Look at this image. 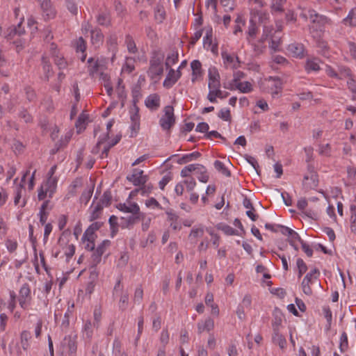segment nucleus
Wrapping results in <instances>:
<instances>
[{
	"mask_svg": "<svg viewBox=\"0 0 356 356\" xmlns=\"http://www.w3.org/2000/svg\"><path fill=\"white\" fill-rule=\"evenodd\" d=\"M254 1L255 7L253 8V16L250 20V26L248 30V35L250 37H254L257 33L256 23L259 22L264 24V31L266 29V13L262 11L261 8L264 6L262 0H253Z\"/></svg>",
	"mask_w": 356,
	"mask_h": 356,
	"instance_id": "nucleus-1",
	"label": "nucleus"
},
{
	"mask_svg": "<svg viewBox=\"0 0 356 356\" xmlns=\"http://www.w3.org/2000/svg\"><path fill=\"white\" fill-rule=\"evenodd\" d=\"M285 3L286 0H272L270 12L272 15L276 17V19L282 20L283 17L284 16L287 21H294L296 17L293 13L288 12L284 13L283 6Z\"/></svg>",
	"mask_w": 356,
	"mask_h": 356,
	"instance_id": "nucleus-2",
	"label": "nucleus"
},
{
	"mask_svg": "<svg viewBox=\"0 0 356 356\" xmlns=\"http://www.w3.org/2000/svg\"><path fill=\"white\" fill-rule=\"evenodd\" d=\"M220 74L216 68H210L209 70V90H216V95L218 98L223 99L221 96V90H220Z\"/></svg>",
	"mask_w": 356,
	"mask_h": 356,
	"instance_id": "nucleus-3",
	"label": "nucleus"
},
{
	"mask_svg": "<svg viewBox=\"0 0 356 356\" xmlns=\"http://www.w3.org/2000/svg\"><path fill=\"white\" fill-rule=\"evenodd\" d=\"M175 118L172 106H167L164 108V115L161 118L159 124L163 129L169 130L175 124Z\"/></svg>",
	"mask_w": 356,
	"mask_h": 356,
	"instance_id": "nucleus-4",
	"label": "nucleus"
},
{
	"mask_svg": "<svg viewBox=\"0 0 356 356\" xmlns=\"http://www.w3.org/2000/svg\"><path fill=\"white\" fill-rule=\"evenodd\" d=\"M275 24L277 30L273 35H271L270 48L274 51H277L281 49L282 43V29L283 27V22L282 19H275Z\"/></svg>",
	"mask_w": 356,
	"mask_h": 356,
	"instance_id": "nucleus-5",
	"label": "nucleus"
},
{
	"mask_svg": "<svg viewBox=\"0 0 356 356\" xmlns=\"http://www.w3.org/2000/svg\"><path fill=\"white\" fill-rule=\"evenodd\" d=\"M63 351L68 354L69 356H75L77 345L74 337L71 336L65 337L61 342Z\"/></svg>",
	"mask_w": 356,
	"mask_h": 356,
	"instance_id": "nucleus-6",
	"label": "nucleus"
},
{
	"mask_svg": "<svg viewBox=\"0 0 356 356\" xmlns=\"http://www.w3.org/2000/svg\"><path fill=\"white\" fill-rule=\"evenodd\" d=\"M163 71V58L160 56L154 57L150 61L149 74L152 78H154L162 74Z\"/></svg>",
	"mask_w": 356,
	"mask_h": 356,
	"instance_id": "nucleus-7",
	"label": "nucleus"
},
{
	"mask_svg": "<svg viewBox=\"0 0 356 356\" xmlns=\"http://www.w3.org/2000/svg\"><path fill=\"white\" fill-rule=\"evenodd\" d=\"M137 99L136 97L133 100V106L130 110V118L131 121V128L132 131L136 133L140 129V115L139 108L136 105Z\"/></svg>",
	"mask_w": 356,
	"mask_h": 356,
	"instance_id": "nucleus-8",
	"label": "nucleus"
},
{
	"mask_svg": "<svg viewBox=\"0 0 356 356\" xmlns=\"http://www.w3.org/2000/svg\"><path fill=\"white\" fill-rule=\"evenodd\" d=\"M127 179L135 186L143 185L147 180V177L143 175V171L136 168L133 170L132 174L128 175Z\"/></svg>",
	"mask_w": 356,
	"mask_h": 356,
	"instance_id": "nucleus-9",
	"label": "nucleus"
},
{
	"mask_svg": "<svg viewBox=\"0 0 356 356\" xmlns=\"http://www.w3.org/2000/svg\"><path fill=\"white\" fill-rule=\"evenodd\" d=\"M282 82L278 77H268V88L270 87L271 95L273 98L280 97L282 92Z\"/></svg>",
	"mask_w": 356,
	"mask_h": 356,
	"instance_id": "nucleus-10",
	"label": "nucleus"
},
{
	"mask_svg": "<svg viewBox=\"0 0 356 356\" xmlns=\"http://www.w3.org/2000/svg\"><path fill=\"white\" fill-rule=\"evenodd\" d=\"M181 76V72L179 70L175 71L173 69H170L166 79L163 81V86L170 88H171Z\"/></svg>",
	"mask_w": 356,
	"mask_h": 356,
	"instance_id": "nucleus-11",
	"label": "nucleus"
},
{
	"mask_svg": "<svg viewBox=\"0 0 356 356\" xmlns=\"http://www.w3.org/2000/svg\"><path fill=\"white\" fill-rule=\"evenodd\" d=\"M141 216H143V213H131L126 216H122L121 220H122V227H128L131 225H133L140 220Z\"/></svg>",
	"mask_w": 356,
	"mask_h": 356,
	"instance_id": "nucleus-12",
	"label": "nucleus"
},
{
	"mask_svg": "<svg viewBox=\"0 0 356 356\" xmlns=\"http://www.w3.org/2000/svg\"><path fill=\"white\" fill-rule=\"evenodd\" d=\"M285 231V236H288L289 237V241L290 245L294 248L295 250H298V245L297 242H300L301 243V241H303L299 234L293 231V229L290 228L284 229Z\"/></svg>",
	"mask_w": 356,
	"mask_h": 356,
	"instance_id": "nucleus-13",
	"label": "nucleus"
},
{
	"mask_svg": "<svg viewBox=\"0 0 356 356\" xmlns=\"http://www.w3.org/2000/svg\"><path fill=\"white\" fill-rule=\"evenodd\" d=\"M299 8L302 10L300 13V16L305 19H309L312 22H315L318 17V13L312 9H307L301 2L299 5Z\"/></svg>",
	"mask_w": 356,
	"mask_h": 356,
	"instance_id": "nucleus-14",
	"label": "nucleus"
},
{
	"mask_svg": "<svg viewBox=\"0 0 356 356\" xmlns=\"http://www.w3.org/2000/svg\"><path fill=\"white\" fill-rule=\"evenodd\" d=\"M273 330H282L283 328L282 322L284 319V315L281 310L275 308L273 313Z\"/></svg>",
	"mask_w": 356,
	"mask_h": 356,
	"instance_id": "nucleus-15",
	"label": "nucleus"
},
{
	"mask_svg": "<svg viewBox=\"0 0 356 356\" xmlns=\"http://www.w3.org/2000/svg\"><path fill=\"white\" fill-rule=\"evenodd\" d=\"M272 341L274 344L278 345L280 348L286 346V341L282 333V330H273Z\"/></svg>",
	"mask_w": 356,
	"mask_h": 356,
	"instance_id": "nucleus-16",
	"label": "nucleus"
},
{
	"mask_svg": "<svg viewBox=\"0 0 356 356\" xmlns=\"http://www.w3.org/2000/svg\"><path fill=\"white\" fill-rule=\"evenodd\" d=\"M145 106L151 110H156L160 106V98L157 94L149 95L145 101Z\"/></svg>",
	"mask_w": 356,
	"mask_h": 356,
	"instance_id": "nucleus-17",
	"label": "nucleus"
},
{
	"mask_svg": "<svg viewBox=\"0 0 356 356\" xmlns=\"http://www.w3.org/2000/svg\"><path fill=\"white\" fill-rule=\"evenodd\" d=\"M289 51L296 58H302L304 56V47L300 43H292L288 47Z\"/></svg>",
	"mask_w": 356,
	"mask_h": 356,
	"instance_id": "nucleus-18",
	"label": "nucleus"
},
{
	"mask_svg": "<svg viewBox=\"0 0 356 356\" xmlns=\"http://www.w3.org/2000/svg\"><path fill=\"white\" fill-rule=\"evenodd\" d=\"M214 327L213 321L209 318L204 321H200L197 323L198 334H201L204 331L209 332Z\"/></svg>",
	"mask_w": 356,
	"mask_h": 356,
	"instance_id": "nucleus-19",
	"label": "nucleus"
},
{
	"mask_svg": "<svg viewBox=\"0 0 356 356\" xmlns=\"http://www.w3.org/2000/svg\"><path fill=\"white\" fill-rule=\"evenodd\" d=\"M192 69V81L195 82L199 76L202 75V65L201 63L195 60L191 63Z\"/></svg>",
	"mask_w": 356,
	"mask_h": 356,
	"instance_id": "nucleus-20",
	"label": "nucleus"
},
{
	"mask_svg": "<svg viewBox=\"0 0 356 356\" xmlns=\"http://www.w3.org/2000/svg\"><path fill=\"white\" fill-rule=\"evenodd\" d=\"M222 57L225 64L231 65L232 68H237L239 66L240 61L237 56L230 55L227 52L222 53Z\"/></svg>",
	"mask_w": 356,
	"mask_h": 356,
	"instance_id": "nucleus-21",
	"label": "nucleus"
},
{
	"mask_svg": "<svg viewBox=\"0 0 356 356\" xmlns=\"http://www.w3.org/2000/svg\"><path fill=\"white\" fill-rule=\"evenodd\" d=\"M44 15L47 18H52L55 16V10L51 8L50 0H44L40 3Z\"/></svg>",
	"mask_w": 356,
	"mask_h": 356,
	"instance_id": "nucleus-22",
	"label": "nucleus"
},
{
	"mask_svg": "<svg viewBox=\"0 0 356 356\" xmlns=\"http://www.w3.org/2000/svg\"><path fill=\"white\" fill-rule=\"evenodd\" d=\"M118 208L125 213H140V208L136 203H131L129 205L126 204H120Z\"/></svg>",
	"mask_w": 356,
	"mask_h": 356,
	"instance_id": "nucleus-23",
	"label": "nucleus"
},
{
	"mask_svg": "<svg viewBox=\"0 0 356 356\" xmlns=\"http://www.w3.org/2000/svg\"><path fill=\"white\" fill-rule=\"evenodd\" d=\"M57 179L56 177H49L45 184H42L46 191L49 192V197H51L56 188Z\"/></svg>",
	"mask_w": 356,
	"mask_h": 356,
	"instance_id": "nucleus-24",
	"label": "nucleus"
},
{
	"mask_svg": "<svg viewBox=\"0 0 356 356\" xmlns=\"http://www.w3.org/2000/svg\"><path fill=\"white\" fill-rule=\"evenodd\" d=\"M91 40L93 44L99 45L103 41L104 35L99 29H95L90 31Z\"/></svg>",
	"mask_w": 356,
	"mask_h": 356,
	"instance_id": "nucleus-25",
	"label": "nucleus"
},
{
	"mask_svg": "<svg viewBox=\"0 0 356 356\" xmlns=\"http://www.w3.org/2000/svg\"><path fill=\"white\" fill-rule=\"evenodd\" d=\"M305 69L307 72H316L320 70L319 60L317 58L308 59L305 64Z\"/></svg>",
	"mask_w": 356,
	"mask_h": 356,
	"instance_id": "nucleus-26",
	"label": "nucleus"
},
{
	"mask_svg": "<svg viewBox=\"0 0 356 356\" xmlns=\"http://www.w3.org/2000/svg\"><path fill=\"white\" fill-rule=\"evenodd\" d=\"M125 44L127 48L128 51L130 54H135L138 52V48L136 44L130 35H127L125 37Z\"/></svg>",
	"mask_w": 356,
	"mask_h": 356,
	"instance_id": "nucleus-27",
	"label": "nucleus"
},
{
	"mask_svg": "<svg viewBox=\"0 0 356 356\" xmlns=\"http://www.w3.org/2000/svg\"><path fill=\"white\" fill-rule=\"evenodd\" d=\"M42 64L44 70V79L47 81L52 74L51 67L45 56H42Z\"/></svg>",
	"mask_w": 356,
	"mask_h": 356,
	"instance_id": "nucleus-28",
	"label": "nucleus"
},
{
	"mask_svg": "<svg viewBox=\"0 0 356 356\" xmlns=\"http://www.w3.org/2000/svg\"><path fill=\"white\" fill-rule=\"evenodd\" d=\"M166 214L168 215V220L171 222L170 227L175 230L179 229L181 226L177 222L178 216L172 211H167Z\"/></svg>",
	"mask_w": 356,
	"mask_h": 356,
	"instance_id": "nucleus-29",
	"label": "nucleus"
},
{
	"mask_svg": "<svg viewBox=\"0 0 356 356\" xmlns=\"http://www.w3.org/2000/svg\"><path fill=\"white\" fill-rule=\"evenodd\" d=\"M155 19L161 23L165 18V11L163 6L157 4L154 11Z\"/></svg>",
	"mask_w": 356,
	"mask_h": 356,
	"instance_id": "nucleus-30",
	"label": "nucleus"
},
{
	"mask_svg": "<svg viewBox=\"0 0 356 356\" xmlns=\"http://www.w3.org/2000/svg\"><path fill=\"white\" fill-rule=\"evenodd\" d=\"M200 156V153L198 152H194L193 153L184 155L178 160V163L184 164L191 161L195 160Z\"/></svg>",
	"mask_w": 356,
	"mask_h": 356,
	"instance_id": "nucleus-31",
	"label": "nucleus"
},
{
	"mask_svg": "<svg viewBox=\"0 0 356 356\" xmlns=\"http://www.w3.org/2000/svg\"><path fill=\"white\" fill-rule=\"evenodd\" d=\"M344 23L346 25H349L351 26H356V8L352 9L347 17L344 19Z\"/></svg>",
	"mask_w": 356,
	"mask_h": 356,
	"instance_id": "nucleus-32",
	"label": "nucleus"
},
{
	"mask_svg": "<svg viewBox=\"0 0 356 356\" xmlns=\"http://www.w3.org/2000/svg\"><path fill=\"white\" fill-rule=\"evenodd\" d=\"M178 60V52L177 51H171L167 56L165 60V66L167 68L170 67L174 65Z\"/></svg>",
	"mask_w": 356,
	"mask_h": 356,
	"instance_id": "nucleus-33",
	"label": "nucleus"
},
{
	"mask_svg": "<svg viewBox=\"0 0 356 356\" xmlns=\"http://www.w3.org/2000/svg\"><path fill=\"white\" fill-rule=\"evenodd\" d=\"M337 73H338L337 79H339L349 77L351 76L350 70L348 67L343 66V65H339L337 67Z\"/></svg>",
	"mask_w": 356,
	"mask_h": 356,
	"instance_id": "nucleus-34",
	"label": "nucleus"
},
{
	"mask_svg": "<svg viewBox=\"0 0 356 356\" xmlns=\"http://www.w3.org/2000/svg\"><path fill=\"white\" fill-rule=\"evenodd\" d=\"M214 167L218 171L221 172L223 175L226 177L231 176L230 171L225 167L222 162L220 161H216L214 162Z\"/></svg>",
	"mask_w": 356,
	"mask_h": 356,
	"instance_id": "nucleus-35",
	"label": "nucleus"
},
{
	"mask_svg": "<svg viewBox=\"0 0 356 356\" xmlns=\"http://www.w3.org/2000/svg\"><path fill=\"white\" fill-rule=\"evenodd\" d=\"M217 229L222 231L225 234L228 236L236 234V230L230 227L229 225L220 223L216 226Z\"/></svg>",
	"mask_w": 356,
	"mask_h": 356,
	"instance_id": "nucleus-36",
	"label": "nucleus"
},
{
	"mask_svg": "<svg viewBox=\"0 0 356 356\" xmlns=\"http://www.w3.org/2000/svg\"><path fill=\"white\" fill-rule=\"evenodd\" d=\"M234 88H236L241 92L246 93L252 90V85L248 81L236 83L234 86Z\"/></svg>",
	"mask_w": 356,
	"mask_h": 356,
	"instance_id": "nucleus-37",
	"label": "nucleus"
},
{
	"mask_svg": "<svg viewBox=\"0 0 356 356\" xmlns=\"http://www.w3.org/2000/svg\"><path fill=\"white\" fill-rule=\"evenodd\" d=\"M103 209V205L101 202H98L92 209L91 215L90 216V220L93 221L95 219H97L102 212V210Z\"/></svg>",
	"mask_w": 356,
	"mask_h": 356,
	"instance_id": "nucleus-38",
	"label": "nucleus"
},
{
	"mask_svg": "<svg viewBox=\"0 0 356 356\" xmlns=\"http://www.w3.org/2000/svg\"><path fill=\"white\" fill-rule=\"evenodd\" d=\"M31 338V333L24 330L21 334V344L24 350H26L29 347V340Z\"/></svg>",
	"mask_w": 356,
	"mask_h": 356,
	"instance_id": "nucleus-39",
	"label": "nucleus"
},
{
	"mask_svg": "<svg viewBox=\"0 0 356 356\" xmlns=\"http://www.w3.org/2000/svg\"><path fill=\"white\" fill-rule=\"evenodd\" d=\"M113 354L114 356H127V354L121 351V343L118 339H115L113 342Z\"/></svg>",
	"mask_w": 356,
	"mask_h": 356,
	"instance_id": "nucleus-40",
	"label": "nucleus"
},
{
	"mask_svg": "<svg viewBox=\"0 0 356 356\" xmlns=\"http://www.w3.org/2000/svg\"><path fill=\"white\" fill-rule=\"evenodd\" d=\"M97 22L99 25L107 26L111 22L110 17L106 13H101L97 16Z\"/></svg>",
	"mask_w": 356,
	"mask_h": 356,
	"instance_id": "nucleus-41",
	"label": "nucleus"
},
{
	"mask_svg": "<svg viewBox=\"0 0 356 356\" xmlns=\"http://www.w3.org/2000/svg\"><path fill=\"white\" fill-rule=\"evenodd\" d=\"M129 302V294L127 292H122L119 301V307L122 310L127 309Z\"/></svg>",
	"mask_w": 356,
	"mask_h": 356,
	"instance_id": "nucleus-42",
	"label": "nucleus"
},
{
	"mask_svg": "<svg viewBox=\"0 0 356 356\" xmlns=\"http://www.w3.org/2000/svg\"><path fill=\"white\" fill-rule=\"evenodd\" d=\"M318 153L321 156H331V146L330 144L320 145L318 148Z\"/></svg>",
	"mask_w": 356,
	"mask_h": 356,
	"instance_id": "nucleus-43",
	"label": "nucleus"
},
{
	"mask_svg": "<svg viewBox=\"0 0 356 356\" xmlns=\"http://www.w3.org/2000/svg\"><path fill=\"white\" fill-rule=\"evenodd\" d=\"M268 291L273 296L280 299L284 298L286 295V291L282 288H271L268 289Z\"/></svg>",
	"mask_w": 356,
	"mask_h": 356,
	"instance_id": "nucleus-44",
	"label": "nucleus"
},
{
	"mask_svg": "<svg viewBox=\"0 0 356 356\" xmlns=\"http://www.w3.org/2000/svg\"><path fill=\"white\" fill-rule=\"evenodd\" d=\"M266 38H267V35L264 33L262 35L261 40L257 44H255V45H254L255 51L260 54V53H263L265 51L266 47H265V45H264V42L266 40Z\"/></svg>",
	"mask_w": 356,
	"mask_h": 356,
	"instance_id": "nucleus-45",
	"label": "nucleus"
},
{
	"mask_svg": "<svg viewBox=\"0 0 356 356\" xmlns=\"http://www.w3.org/2000/svg\"><path fill=\"white\" fill-rule=\"evenodd\" d=\"M296 265L298 269V277H300L307 271V267L305 261L300 258L297 259Z\"/></svg>",
	"mask_w": 356,
	"mask_h": 356,
	"instance_id": "nucleus-46",
	"label": "nucleus"
},
{
	"mask_svg": "<svg viewBox=\"0 0 356 356\" xmlns=\"http://www.w3.org/2000/svg\"><path fill=\"white\" fill-rule=\"evenodd\" d=\"M66 6L72 14L76 15L78 13V6L74 0H66Z\"/></svg>",
	"mask_w": 356,
	"mask_h": 356,
	"instance_id": "nucleus-47",
	"label": "nucleus"
},
{
	"mask_svg": "<svg viewBox=\"0 0 356 356\" xmlns=\"http://www.w3.org/2000/svg\"><path fill=\"white\" fill-rule=\"evenodd\" d=\"M72 137V134L70 133H67L64 137H62L56 143V146H58L60 149L65 147L68 144L70 138Z\"/></svg>",
	"mask_w": 356,
	"mask_h": 356,
	"instance_id": "nucleus-48",
	"label": "nucleus"
},
{
	"mask_svg": "<svg viewBox=\"0 0 356 356\" xmlns=\"http://www.w3.org/2000/svg\"><path fill=\"white\" fill-rule=\"evenodd\" d=\"M31 290L27 284H24L19 290V298L30 299Z\"/></svg>",
	"mask_w": 356,
	"mask_h": 356,
	"instance_id": "nucleus-49",
	"label": "nucleus"
},
{
	"mask_svg": "<svg viewBox=\"0 0 356 356\" xmlns=\"http://www.w3.org/2000/svg\"><path fill=\"white\" fill-rule=\"evenodd\" d=\"M287 227H284L282 225H277V224H270L268 223V230H270L273 232H280L283 235L285 234V231L284 229H287Z\"/></svg>",
	"mask_w": 356,
	"mask_h": 356,
	"instance_id": "nucleus-50",
	"label": "nucleus"
},
{
	"mask_svg": "<svg viewBox=\"0 0 356 356\" xmlns=\"http://www.w3.org/2000/svg\"><path fill=\"white\" fill-rule=\"evenodd\" d=\"M256 273L263 274L261 284L262 286L265 287L266 280L267 279V271L266 270V267L261 264H258L256 266Z\"/></svg>",
	"mask_w": 356,
	"mask_h": 356,
	"instance_id": "nucleus-51",
	"label": "nucleus"
},
{
	"mask_svg": "<svg viewBox=\"0 0 356 356\" xmlns=\"http://www.w3.org/2000/svg\"><path fill=\"white\" fill-rule=\"evenodd\" d=\"M348 336L346 332H343L340 337L339 348L341 352H344L348 348Z\"/></svg>",
	"mask_w": 356,
	"mask_h": 356,
	"instance_id": "nucleus-52",
	"label": "nucleus"
},
{
	"mask_svg": "<svg viewBox=\"0 0 356 356\" xmlns=\"http://www.w3.org/2000/svg\"><path fill=\"white\" fill-rule=\"evenodd\" d=\"M143 290L141 286H138L136 288L134 296V302L137 304H140L143 300Z\"/></svg>",
	"mask_w": 356,
	"mask_h": 356,
	"instance_id": "nucleus-53",
	"label": "nucleus"
},
{
	"mask_svg": "<svg viewBox=\"0 0 356 356\" xmlns=\"http://www.w3.org/2000/svg\"><path fill=\"white\" fill-rule=\"evenodd\" d=\"M93 325H92L91 322L90 321H88L86 322L84 325V333L83 334L86 336V337L88 339H90L92 337V327Z\"/></svg>",
	"mask_w": 356,
	"mask_h": 356,
	"instance_id": "nucleus-54",
	"label": "nucleus"
},
{
	"mask_svg": "<svg viewBox=\"0 0 356 356\" xmlns=\"http://www.w3.org/2000/svg\"><path fill=\"white\" fill-rule=\"evenodd\" d=\"M145 205L152 209H162V207L159 202L154 197H151L145 201Z\"/></svg>",
	"mask_w": 356,
	"mask_h": 356,
	"instance_id": "nucleus-55",
	"label": "nucleus"
},
{
	"mask_svg": "<svg viewBox=\"0 0 356 356\" xmlns=\"http://www.w3.org/2000/svg\"><path fill=\"white\" fill-rule=\"evenodd\" d=\"M53 57L54 58L55 64L58 67L59 69L65 68L67 66V63L64 60L63 56H59L58 54V55L54 54Z\"/></svg>",
	"mask_w": 356,
	"mask_h": 356,
	"instance_id": "nucleus-56",
	"label": "nucleus"
},
{
	"mask_svg": "<svg viewBox=\"0 0 356 356\" xmlns=\"http://www.w3.org/2000/svg\"><path fill=\"white\" fill-rule=\"evenodd\" d=\"M92 192H93V188H90L88 191H83L80 197L81 202L82 203H84L86 204L89 202V200L92 195Z\"/></svg>",
	"mask_w": 356,
	"mask_h": 356,
	"instance_id": "nucleus-57",
	"label": "nucleus"
},
{
	"mask_svg": "<svg viewBox=\"0 0 356 356\" xmlns=\"http://www.w3.org/2000/svg\"><path fill=\"white\" fill-rule=\"evenodd\" d=\"M273 168L274 172L275 173V177L276 178H280L283 174L282 165L280 162L274 161Z\"/></svg>",
	"mask_w": 356,
	"mask_h": 356,
	"instance_id": "nucleus-58",
	"label": "nucleus"
},
{
	"mask_svg": "<svg viewBox=\"0 0 356 356\" xmlns=\"http://www.w3.org/2000/svg\"><path fill=\"white\" fill-rule=\"evenodd\" d=\"M134 59L133 58L127 57L123 70L128 72L129 73L131 72L134 70Z\"/></svg>",
	"mask_w": 356,
	"mask_h": 356,
	"instance_id": "nucleus-59",
	"label": "nucleus"
},
{
	"mask_svg": "<svg viewBox=\"0 0 356 356\" xmlns=\"http://www.w3.org/2000/svg\"><path fill=\"white\" fill-rule=\"evenodd\" d=\"M89 65V71L90 74H94L99 70V64L97 61L95 60L94 58H90L88 60Z\"/></svg>",
	"mask_w": 356,
	"mask_h": 356,
	"instance_id": "nucleus-60",
	"label": "nucleus"
},
{
	"mask_svg": "<svg viewBox=\"0 0 356 356\" xmlns=\"http://www.w3.org/2000/svg\"><path fill=\"white\" fill-rule=\"evenodd\" d=\"M218 117L225 121H230V111L228 108H222L218 113Z\"/></svg>",
	"mask_w": 356,
	"mask_h": 356,
	"instance_id": "nucleus-61",
	"label": "nucleus"
},
{
	"mask_svg": "<svg viewBox=\"0 0 356 356\" xmlns=\"http://www.w3.org/2000/svg\"><path fill=\"white\" fill-rule=\"evenodd\" d=\"M204 230L202 228L193 229L190 233L189 238L193 240L203 236Z\"/></svg>",
	"mask_w": 356,
	"mask_h": 356,
	"instance_id": "nucleus-62",
	"label": "nucleus"
},
{
	"mask_svg": "<svg viewBox=\"0 0 356 356\" xmlns=\"http://www.w3.org/2000/svg\"><path fill=\"white\" fill-rule=\"evenodd\" d=\"M76 48L77 51H81L83 53L86 50V42L83 39L82 37H80L77 41L76 44Z\"/></svg>",
	"mask_w": 356,
	"mask_h": 356,
	"instance_id": "nucleus-63",
	"label": "nucleus"
},
{
	"mask_svg": "<svg viewBox=\"0 0 356 356\" xmlns=\"http://www.w3.org/2000/svg\"><path fill=\"white\" fill-rule=\"evenodd\" d=\"M347 84H348V88L353 93V99H356V81L353 79L350 78L347 81Z\"/></svg>",
	"mask_w": 356,
	"mask_h": 356,
	"instance_id": "nucleus-64",
	"label": "nucleus"
}]
</instances>
